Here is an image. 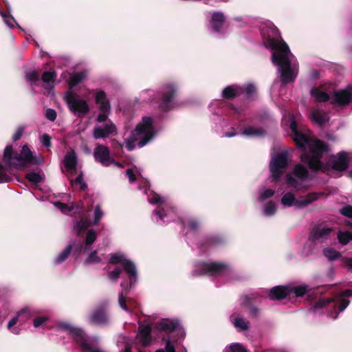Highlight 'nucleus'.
I'll return each instance as SVG.
<instances>
[{"mask_svg":"<svg viewBox=\"0 0 352 352\" xmlns=\"http://www.w3.org/2000/svg\"><path fill=\"white\" fill-rule=\"evenodd\" d=\"M291 136L297 147L302 149L300 160L314 172L321 170L325 172L328 167L323 164L321 159L324 153L328 152L329 146L320 140H311L305 133V128L298 127L295 120L289 125Z\"/></svg>","mask_w":352,"mask_h":352,"instance_id":"f257e3e1","label":"nucleus"},{"mask_svg":"<svg viewBox=\"0 0 352 352\" xmlns=\"http://www.w3.org/2000/svg\"><path fill=\"white\" fill-rule=\"evenodd\" d=\"M274 37H269L265 40V45L270 48L272 53V62L278 66L280 74V82L287 85L295 81L298 72L292 67V63L289 58L291 53L289 47L283 39L279 30H274Z\"/></svg>","mask_w":352,"mask_h":352,"instance_id":"f03ea898","label":"nucleus"},{"mask_svg":"<svg viewBox=\"0 0 352 352\" xmlns=\"http://www.w3.org/2000/svg\"><path fill=\"white\" fill-rule=\"evenodd\" d=\"M154 135L153 119L151 117H143L142 122L138 124L135 130L131 133L129 138L126 140V146L129 151L135 148V142H138V147L145 146Z\"/></svg>","mask_w":352,"mask_h":352,"instance_id":"7ed1b4c3","label":"nucleus"},{"mask_svg":"<svg viewBox=\"0 0 352 352\" xmlns=\"http://www.w3.org/2000/svg\"><path fill=\"white\" fill-rule=\"evenodd\" d=\"M230 266L221 262H200L192 271V276H199L208 275L220 276L231 272Z\"/></svg>","mask_w":352,"mask_h":352,"instance_id":"20e7f679","label":"nucleus"},{"mask_svg":"<svg viewBox=\"0 0 352 352\" xmlns=\"http://www.w3.org/2000/svg\"><path fill=\"white\" fill-rule=\"evenodd\" d=\"M178 87L173 83H167L162 87L157 101L158 108L164 112H168L175 108V98L177 95Z\"/></svg>","mask_w":352,"mask_h":352,"instance_id":"39448f33","label":"nucleus"},{"mask_svg":"<svg viewBox=\"0 0 352 352\" xmlns=\"http://www.w3.org/2000/svg\"><path fill=\"white\" fill-rule=\"evenodd\" d=\"M65 102L71 112L78 114L79 117L84 116L89 111V107L86 100L81 99L73 91L68 90L65 96Z\"/></svg>","mask_w":352,"mask_h":352,"instance_id":"423d86ee","label":"nucleus"},{"mask_svg":"<svg viewBox=\"0 0 352 352\" xmlns=\"http://www.w3.org/2000/svg\"><path fill=\"white\" fill-rule=\"evenodd\" d=\"M88 322L98 325H106L110 322L108 300H102L94 308L88 316Z\"/></svg>","mask_w":352,"mask_h":352,"instance_id":"0eeeda50","label":"nucleus"},{"mask_svg":"<svg viewBox=\"0 0 352 352\" xmlns=\"http://www.w3.org/2000/svg\"><path fill=\"white\" fill-rule=\"evenodd\" d=\"M349 302L350 301L349 300L344 298H342L339 301L336 302L331 298H321L316 302L314 308L320 309L332 304L333 309L328 314V316L335 320L337 318L338 314L347 307Z\"/></svg>","mask_w":352,"mask_h":352,"instance_id":"6e6552de","label":"nucleus"},{"mask_svg":"<svg viewBox=\"0 0 352 352\" xmlns=\"http://www.w3.org/2000/svg\"><path fill=\"white\" fill-rule=\"evenodd\" d=\"M287 166V154L279 153L274 156L270 164V169L274 182H278Z\"/></svg>","mask_w":352,"mask_h":352,"instance_id":"1a4fd4ad","label":"nucleus"},{"mask_svg":"<svg viewBox=\"0 0 352 352\" xmlns=\"http://www.w3.org/2000/svg\"><path fill=\"white\" fill-rule=\"evenodd\" d=\"M331 232V228L319 224L311 229L309 239L313 242L322 243L330 236Z\"/></svg>","mask_w":352,"mask_h":352,"instance_id":"9d476101","label":"nucleus"},{"mask_svg":"<svg viewBox=\"0 0 352 352\" xmlns=\"http://www.w3.org/2000/svg\"><path fill=\"white\" fill-rule=\"evenodd\" d=\"M352 100V87L348 86L346 89L334 91L333 100L331 103L340 106H346Z\"/></svg>","mask_w":352,"mask_h":352,"instance_id":"9b49d317","label":"nucleus"},{"mask_svg":"<svg viewBox=\"0 0 352 352\" xmlns=\"http://www.w3.org/2000/svg\"><path fill=\"white\" fill-rule=\"evenodd\" d=\"M15 160L19 162V164L24 166L26 164H38V160L34 157L32 151L27 145L22 147L20 154L16 153Z\"/></svg>","mask_w":352,"mask_h":352,"instance_id":"f8f14e48","label":"nucleus"},{"mask_svg":"<svg viewBox=\"0 0 352 352\" xmlns=\"http://www.w3.org/2000/svg\"><path fill=\"white\" fill-rule=\"evenodd\" d=\"M94 157L96 162H100L104 166L110 164V151L109 148L102 144H98L94 151Z\"/></svg>","mask_w":352,"mask_h":352,"instance_id":"ddd939ff","label":"nucleus"},{"mask_svg":"<svg viewBox=\"0 0 352 352\" xmlns=\"http://www.w3.org/2000/svg\"><path fill=\"white\" fill-rule=\"evenodd\" d=\"M115 133H116V126L112 122L105 124L104 126H96L93 130V137L96 140L104 139Z\"/></svg>","mask_w":352,"mask_h":352,"instance_id":"4468645a","label":"nucleus"},{"mask_svg":"<svg viewBox=\"0 0 352 352\" xmlns=\"http://www.w3.org/2000/svg\"><path fill=\"white\" fill-rule=\"evenodd\" d=\"M349 157L345 151L339 152L336 159L332 162V169L337 171L346 170L349 165Z\"/></svg>","mask_w":352,"mask_h":352,"instance_id":"2eb2a0df","label":"nucleus"},{"mask_svg":"<svg viewBox=\"0 0 352 352\" xmlns=\"http://www.w3.org/2000/svg\"><path fill=\"white\" fill-rule=\"evenodd\" d=\"M183 328L178 319L164 318L156 324L155 330H181Z\"/></svg>","mask_w":352,"mask_h":352,"instance_id":"dca6fc26","label":"nucleus"},{"mask_svg":"<svg viewBox=\"0 0 352 352\" xmlns=\"http://www.w3.org/2000/svg\"><path fill=\"white\" fill-rule=\"evenodd\" d=\"M122 267L129 276V278L125 280H128V285L133 287L138 281V271L135 263L126 259Z\"/></svg>","mask_w":352,"mask_h":352,"instance_id":"f3484780","label":"nucleus"},{"mask_svg":"<svg viewBox=\"0 0 352 352\" xmlns=\"http://www.w3.org/2000/svg\"><path fill=\"white\" fill-rule=\"evenodd\" d=\"M289 296L288 286L273 287L268 292V298L272 300H281Z\"/></svg>","mask_w":352,"mask_h":352,"instance_id":"a211bd4d","label":"nucleus"},{"mask_svg":"<svg viewBox=\"0 0 352 352\" xmlns=\"http://www.w3.org/2000/svg\"><path fill=\"white\" fill-rule=\"evenodd\" d=\"M226 16L221 12H214L212 14L210 24L211 29L214 32H220L225 24Z\"/></svg>","mask_w":352,"mask_h":352,"instance_id":"6ab92c4d","label":"nucleus"},{"mask_svg":"<svg viewBox=\"0 0 352 352\" xmlns=\"http://www.w3.org/2000/svg\"><path fill=\"white\" fill-rule=\"evenodd\" d=\"M95 102L99 106V110H111V104L107 94L103 90H94Z\"/></svg>","mask_w":352,"mask_h":352,"instance_id":"aec40b11","label":"nucleus"},{"mask_svg":"<svg viewBox=\"0 0 352 352\" xmlns=\"http://www.w3.org/2000/svg\"><path fill=\"white\" fill-rule=\"evenodd\" d=\"M75 338L84 349L90 352H105L100 349H95V341L93 339H85L82 335L83 331H76Z\"/></svg>","mask_w":352,"mask_h":352,"instance_id":"412c9836","label":"nucleus"},{"mask_svg":"<svg viewBox=\"0 0 352 352\" xmlns=\"http://www.w3.org/2000/svg\"><path fill=\"white\" fill-rule=\"evenodd\" d=\"M254 298L252 296L245 295L243 298L242 304L249 309V314L252 318H257L261 316V310L253 304Z\"/></svg>","mask_w":352,"mask_h":352,"instance_id":"4be33fe9","label":"nucleus"},{"mask_svg":"<svg viewBox=\"0 0 352 352\" xmlns=\"http://www.w3.org/2000/svg\"><path fill=\"white\" fill-rule=\"evenodd\" d=\"M241 87L237 85H232L226 87L221 93V97L225 100H232L241 95Z\"/></svg>","mask_w":352,"mask_h":352,"instance_id":"5701e85b","label":"nucleus"},{"mask_svg":"<svg viewBox=\"0 0 352 352\" xmlns=\"http://www.w3.org/2000/svg\"><path fill=\"white\" fill-rule=\"evenodd\" d=\"M311 120L320 126H323L329 121V118L325 112L318 109H314L310 113Z\"/></svg>","mask_w":352,"mask_h":352,"instance_id":"b1692460","label":"nucleus"},{"mask_svg":"<svg viewBox=\"0 0 352 352\" xmlns=\"http://www.w3.org/2000/svg\"><path fill=\"white\" fill-rule=\"evenodd\" d=\"M318 199V194L316 192H310L305 196H301L298 199H296L295 206L297 208H302L316 201Z\"/></svg>","mask_w":352,"mask_h":352,"instance_id":"393cba45","label":"nucleus"},{"mask_svg":"<svg viewBox=\"0 0 352 352\" xmlns=\"http://www.w3.org/2000/svg\"><path fill=\"white\" fill-rule=\"evenodd\" d=\"M120 286L122 287V290L119 293V305L123 309L128 311L129 309L126 303V296L129 294L132 287L128 285V280L122 281L120 283Z\"/></svg>","mask_w":352,"mask_h":352,"instance_id":"a878e982","label":"nucleus"},{"mask_svg":"<svg viewBox=\"0 0 352 352\" xmlns=\"http://www.w3.org/2000/svg\"><path fill=\"white\" fill-rule=\"evenodd\" d=\"M64 165L69 171H76L77 166V157L74 150L67 153L64 159Z\"/></svg>","mask_w":352,"mask_h":352,"instance_id":"bb28decb","label":"nucleus"},{"mask_svg":"<svg viewBox=\"0 0 352 352\" xmlns=\"http://www.w3.org/2000/svg\"><path fill=\"white\" fill-rule=\"evenodd\" d=\"M288 286L289 295L294 294L296 297H302L311 290L309 285L304 284L297 286Z\"/></svg>","mask_w":352,"mask_h":352,"instance_id":"cd10ccee","label":"nucleus"},{"mask_svg":"<svg viewBox=\"0 0 352 352\" xmlns=\"http://www.w3.org/2000/svg\"><path fill=\"white\" fill-rule=\"evenodd\" d=\"M311 95L316 98L318 102H325L329 100V95L322 91L319 87H314L311 90Z\"/></svg>","mask_w":352,"mask_h":352,"instance_id":"c85d7f7f","label":"nucleus"},{"mask_svg":"<svg viewBox=\"0 0 352 352\" xmlns=\"http://www.w3.org/2000/svg\"><path fill=\"white\" fill-rule=\"evenodd\" d=\"M91 226V222L88 219L80 218L78 221H76L74 225V229L76 231V235L80 236L82 231L86 230Z\"/></svg>","mask_w":352,"mask_h":352,"instance_id":"c756f323","label":"nucleus"},{"mask_svg":"<svg viewBox=\"0 0 352 352\" xmlns=\"http://www.w3.org/2000/svg\"><path fill=\"white\" fill-rule=\"evenodd\" d=\"M243 134L248 136L260 137L265 134V131L261 127L248 126L245 128Z\"/></svg>","mask_w":352,"mask_h":352,"instance_id":"7c9ffc66","label":"nucleus"},{"mask_svg":"<svg viewBox=\"0 0 352 352\" xmlns=\"http://www.w3.org/2000/svg\"><path fill=\"white\" fill-rule=\"evenodd\" d=\"M293 173L296 177L301 179H305L309 176V171L307 168L300 164L295 166Z\"/></svg>","mask_w":352,"mask_h":352,"instance_id":"2f4dec72","label":"nucleus"},{"mask_svg":"<svg viewBox=\"0 0 352 352\" xmlns=\"http://www.w3.org/2000/svg\"><path fill=\"white\" fill-rule=\"evenodd\" d=\"M85 75L83 72L74 73L72 75L68 80V85L70 89L78 85L85 78Z\"/></svg>","mask_w":352,"mask_h":352,"instance_id":"473e14b6","label":"nucleus"},{"mask_svg":"<svg viewBox=\"0 0 352 352\" xmlns=\"http://www.w3.org/2000/svg\"><path fill=\"white\" fill-rule=\"evenodd\" d=\"M72 250V245H68L65 250L60 252L54 260L56 265H58L64 262L70 255Z\"/></svg>","mask_w":352,"mask_h":352,"instance_id":"72a5a7b5","label":"nucleus"},{"mask_svg":"<svg viewBox=\"0 0 352 352\" xmlns=\"http://www.w3.org/2000/svg\"><path fill=\"white\" fill-rule=\"evenodd\" d=\"M16 316L19 320V325H22L31 318L32 315L28 308H24L16 314Z\"/></svg>","mask_w":352,"mask_h":352,"instance_id":"f704fd0d","label":"nucleus"},{"mask_svg":"<svg viewBox=\"0 0 352 352\" xmlns=\"http://www.w3.org/2000/svg\"><path fill=\"white\" fill-rule=\"evenodd\" d=\"M16 153L13 151L12 146L8 145L6 147L3 153V161L6 165H9L12 160H15Z\"/></svg>","mask_w":352,"mask_h":352,"instance_id":"c9c22d12","label":"nucleus"},{"mask_svg":"<svg viewBox=\"0 0 352 352\" xmlns=\"http://www.w3.org/2000/svg\"><path fill=\"white\" fill-rule=\"evenodd\" d=\"M137 339L144 345L146 346L152 342L150 331H140L137 335Z\"/></svg>","mask_w":352,"mask_h":352,"instance_id":"e433bc0d","label":"nucleus"},{"mask_svg":"<svg viewBox=\"0 0 352 352\" xmlns=\"http://www.w3.org/2000/svg\"><path fill=\"white\" fill-rule=\"evenodd\" d=\"M50 321V318L45 316H41L34 318L32 320L34 328H45V324Z\"/></svg>","mask_w":352,"mask_h":352,"instance_id":"4c0bfd02","label":"nucleus"},{"mask_svg":"<svg viewBox=\"0 0 352 352\" xmlns=\"http://www.w3.org/2000/svg\"><path fill=\"white\" fill-rule=\"evenodd\" d=\"M241 94H245L248 98H252L256 93V88L254 84L249 83L241 87Z\"/></svg>","mask_w":352,"mask_h":352,"instance_id":"58836bf2","label":"nucleus"},{"mask_svg":"<svg viewBox=\"0 0 352 352\" xmlns=\"http://www.w3.org/2000/svg\"><path fill=\"white\" fill-rule=\"evenodd\" d=\"M323 254L325 257L328 258L330 261H335L341 256L339 252L331 248H326L323 250Z\"/></svg>","mask_w":352,"mask_h":352,"instance_id":"ea45409f","label":"nucleus"},{"mask_svg":"<svg viewBox=\"0 0 352 352\" xmlns=\"http://www.w3.org/2000/svg\"><path fill=\"white\" fill-rule=\"evenodd\" d=\"M126 260V258H125L124 254L121 253H115L111 254V258L109 261V263L112 265H123Z\"/></svg>","mask_w":352,"mask_h":352,"instance_id":"a19ab883","label":"nucleus"},{"mask_svg":"<svg viewBox=\"0 0 352 352\" xmlns=\"http://www.w3.org/2000/svg\"><path fill=\"white\" fill-rule=\"evenodd\" d=\"M295 201L296 197L292 192L285 193L281 199L282 204L286 206H292L293 205L295 206Z\"/></svg>","mask_w":352,"mask_h":352,"instance_id":"79ce46f5","label":"nucleus"},{"mask_svg":"<svg viewBox=\"0 0 352 352\" xmlns=\"http://www.w3.org/2000/svg\"><path fill=\"white\" fill-rule=\"evenodd\" d=\"M57 74L55 71L44 72L42 74L41 79L44 82H53L56 80Z\"/></svg>","mask_w":352,"mask_h":352,"instance_id":"37998d69","label":"nucleus"},{"mask_svg":"<svg viewBox=\"0 0 352 352\" xmlns=\"http://www.w3.org/2000/svg\"><path fill=\"white\" fill-rule=\"evenodd\" d=\"M72 185H80V190L84 191L87 188V184L83 180V173H80L75 179L71 181Z\"/></svg>","mask_w":352,"mask_h":352,"instance_id":"c03bdc74","label":"nucleus"},{"mask_svg":"<svg viewBox=\"0 0 352 352\" xmlns=\"http://www.w3.org/2000/svg\"><path fill=\"white\" fill-rule=\"evenodd\" d=\"M25 178L32 184H37L42 181V177L40 174L35 172H30L26 174Z\"/></svg>","mask_w":352,"mask_h":352,"instance_id":"a18cd8bd","label":"nucleus"},{"mask_svg":"<svg viewBox=\"0 0 352 352\" xmlns=\"http://www.w3.org/2000/svg\"><path fill=\"white\" fill-rule=\"evenodd\" d=\"M232 322L235 327L241 329V330H247L248 329V322L240 317L233 318L232 317Z\"/></svg>","mask_w":352,"mask_h":352,"instance_id":"49530a36","label":"nucleus"},{"mask_svg":"<svg viewBox=\"0 0 352 352\" xmlns=\"http://www.w3.org/2000/svg\"><path fill=\"white\" fill-rule=\"evenodd\" d=\"M350 237V232L345 231V232H339L338 233V239L340 243H341L343 245H345L349 243V242L351 241Z\"/></svg>","mask_w":352,"mask_h":352,"instance_id":"de8ad7c7","label":"nucleus"},{"mask_svg":"<svg viewBox=\"0 0 352 352\" xmlns=\"http://www.w3.org/2000/svg\"><path fill=\"white\" fill-rule=\"evenodd\" d=\"M276 212V206L274 201H270L265 206L264 213L267 216H272Z\"/></svg>","mask_w":352,"mask_h":352,"instance_id":"09e8293b","label":"nucleus"},{"mask_svg":"<svg viewBox=\"0 0 352 352\" xmlns=\"http://www.w3.org/2000/svg\"><path fill=\"white\" fill-rule=\"evenodd\" d=\"M96 232L93 229L89 230L85 238V245L88 246L93 244L94 241L96 240Z\"/></svg>","mask_w":352,"mask_h":352,"instance_id":"8fccbe9b","label":"nucleus"},{"mask_svg":"<svg viewBox=\"0 0 352 352\" xmlns=\"http://www.w3.org/2000/svg\"><path fill=\"white\" fill-rule=\"evenodd\" d=\"M59 330H81L80 329L74 327L72 324L67 322H58L54 327Z\"/></svg>","mask_w":352,"mask_h":352,"instance_id":"3c124183","label":"nucleus"},{"mask_svg":"<svg viewBox=\"0 0 352 352\" xmlns=\"http://www.w3.org/2000/svg\"><path fill=\"white\" fill-rule=\"evenodd\" d=\"M100 262L101 258L98 256V252L96 250L91 252L85 261L86 264L99 263Z\"/></svg>","mask_w":352,"mask_h":352,"instance_id":"603ef678","label":"nucleus"},{"mask_svg":"<svg viewBox=\"0 0 352 352\" xmlns=\"http://www.w3.org/2000/svg\"><path fill=\"white\" fill-rule=\"evenodd\" d=\"M139 327L138 330H153V320L152 319L148 317L144 321L139 322Z\"/></svg>","mask_w":352,"mask_h":352,"instance_id":"864d4df0","label":"nucleus"},{"mask_svg":"<svg viewBox=\"0 0 352 352\" xmlns=\"http://www.w3.org/2000/svg\"><path fill=\"white\" fill-rule=\"evenodd\" d=\"M12 181V177L6 173V167L0 163V184Z\"/></svg>","mask_w":352,"mask_h":352,"instance_id":"5fc2aeb1","label":"nucleus"},{"mask_svg":"<svg viewBox=\"0 0 352 352\" xmlns=\"http://www.w3.org/2000/svg\"><path fill=\"white\" fill-rule=\"evenodd\" d=\"M0 14L2 16V18L3 19L5 23L8 26H9L10 28H14L13 23L14 22V19L10 14V13L0 11Z\"/></svg>","mask_w":352,"mask_h":352,"instance_id":"6e6d98bb","label":"nucleus"},{"mask_svg":"<svg viewBox=\"0 0 352 352\" xmlns=\"http://www.w3.org/2000/svg\"><path fill=\"white\" fill-rule=\"evenodd\" d=\"M69 245H72V250H74V253L78 256L82 251V244L80 242L76 241V240H72L70 241Z\"/></svg>","mask_w":352,"mask_h":352,"instance_id":"4d7b16f0","label":"nucleus"},{"mask_svg":"<svg viewBox=\"0 0 352 352\" xmlns=\"http://www.w3.org/2000/svg\"><path fill=\"white\" fill-rule=\"evenodd\" d=\"M122 273V270L119 267H116L114 270L108 272V278L114 282H117L120 274Z\"/></svg>","mask_w":352,"mask_h":352,"instance_id":"13d9d810","label":"nucleus"},{"mask_svg":"<svg viewBox=\"0 0 352 352\" xmlns=\"http://www.w3.org/2000/svg\"><path fill=\"white\" fill-rule=\"evenodd\" d=\"M100 113L97 116L96 121L98 122L102 123V122H105L107 120L109 115L111 112V110H100Z\"/></svg>","mask_w":352,"mask_h":352,"instance_id":"bf43d9fd","label":"nucleus"},{"mask_svg":"<svg viewBox=\"0 0 352 352\" xmlns=\"http://www.w3.org/2000/svg\"><path fill=\"white\" fill-rule=\"evenodd\" d=\"M103 216V212L101 210V208L99 205H97L95 208L94 210V224L97 225L102 217Z\"/></svg>","mask_w":352,"mask_h":352,"instance_id":"052dcab7","label":"nucleus"},{"mask_svg":"<svg viewBox=\"0 0 352 352\" xmlns=\"http://www.w3.org/2000/svg\"><path fill=\"white\" fill-rule=\"evenodd\" d=\"M274 190L272 189H267L262 192L259 195V201H263L264 200L272 197L274 195Z\"/></svg>","mask_w":352,"mask_h":352,"instance_id":"680f3d73","label":"nucleus"},{"mask_svg":"<svg viewBox=\"0 0 352 352\" xmlns=\"http://www.w3.org/2000/svg\"><path fill=\"white\" fill-rule=\"evenodd\" d=\"M286 184L289 186L298 189V182L292 175H287L286 176Z\"/></svg>","mask_w":352,"mask_h":352,"instance_id":"e2e57ef3","label":"nucleus"},{"mask_svg":"<svg viewBox=\"0 0 352 352\" xmlns=\"http://www.w3.org/2000/svg\"><path fill=\"white\" fill-rule=\"evenodd\" d=\"M24 131H25L24 126H19L16 129L15 133L12 135L13 142H16V141L19 140L23 134Z\"/></svg>","mask_w":352,"mask_h":352,"instance_id":"0e129e2a","label":"nucleus"},{"mask_svg":"<svg viewBox=\"0 0 352 352\" xmlns=\"http://www.w3.org/2000/svg\"><path fill=\"white\" fill-rule=\"evenodd\" d=\"M45 116L47 120L50 121H54L56 118L57 113L54 109L50 108L45 111Z\"/></svg>","mask_w":352,"mask_h":352,"instance_id":"69168bd1","label":"nucleus"},{"mask_svg":"<svg viewBox=\"0 0 352 352\" xmlns=\"http://www.w3.org/2000/svg\"><path fill=\"white\" fill-rule=\"evenodd\" d=\"M340 213L347 217L352 218V206L347 205L340 210Z\"/></svg>","mask_w":352,"mask_h":352,"instance_id":"338daca9","label":"nucleus"},{"mask_svg":"<svg viewBox=\"0 0 352 352\" xmlns=\"http://www.w3.org/2000/svg\"><path fill=\"white\" fill-rule=\"evenodd\" d=\"M229 352H246V351L241 344H233L230 346Z\"/></svg>","mask_w":352,"mask_h":352,"instance_id":"774afa93","label":"nucleus"}]
</instances>
